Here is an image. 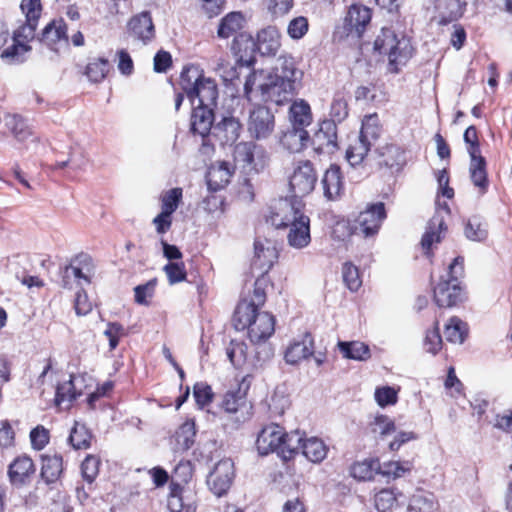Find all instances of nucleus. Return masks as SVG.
Segmentation results:
<instances>
[{
	"label": "nucleus",
	"mask_w": 512,
	"mask_h": 512,
	"mask_svg": "<svg viewBox=\"0 0 512 512\" xmlns=\"http://www.w3.org/2000/svg\"><path fill=\"white\" fill-rule=\"evenodd\" d=\"M232 166L246 176L260 173L268 164V154L261 146L251 141L235 144L232 149Z\"/></svg>",
	"instance_id": "obj_7"
},
{
	"label": "nucleus",
	"mask_w": 512,
	"mask_h": 512,
	"mask_svg": "<svg viewBox=\"0 0 512 512\" xmlns=\"http://www.w3.org/2000/svg\"><path fill=\"white\" fill-rule=\"evenodd\" d=\"M371 142H366L365 140L357 137L348 147L346 151V159L351 166L360 165L364 158L367 156L370 148Z\"/></svg>",
	"instance_id": "obj_42"
},
{
	"label": "nucleus",
	"mask_w": 512,
	"mask_h": 512,
	"mask_svg": "<svg viewBox=\"0 0 512 512\" xmlns=\"http://www.w3.org/2000/svg\"><path fill=\"white\" fill-rule=\"evenodd\" d=\"M317 175L313 164L306 160L299 162L290 176L289 186L293 193V200L310 194L316 185Z\"/></svg>",
	"instance_id": "obj_10"
},
{
	"label": "nucleus",
	"mask_w": 512,
	"mask_h": 512,
	"mask_svg": "<svg viewBox=\"0 0 512 512\" xmlns=\"http://www.w3.org/2000/svg\"><path fill=\"white\" fill-rule=\"evenodd\" d=\"M38 22L27 21L13 33V38L20 43H28L34 39Z\"/></svg>",
	"instance_id": "obj_58"
},
{
	"label": "nucleus",
	"mask_w": 512,
	"mask_h": 512,
	"mask_svg": "<svg viewBox=\"0 0 512 512\" xmlns=\"http://www.w3.org/2000/svg\"><path fill=\"white\" fill-rule=\"evenodd\" d=\"M412 468L413 465L410 461H389L381 465L380 474L385 477L397 479L410 473Z\"/></svg>",
	"instance_id": "obj_44"
},
{
	"label": "nucleus",
	"mask_w": 512,
	"mask_h": 512,
	"mask_svg": "<svg viewBox=\"0 0 512 512\" xmlns=\"http://www.w3.org/2000/svg\"><path fill=\"white\" fill-rule=\"evenodd\" d=\"M226 355L235 368L241 367L246 361V345L242 342L231 341L226 348Z\"/></svg>",
	"instance_id": "obj_54"
},
{
	"label": "nucleus",
	"mask_w": 512,
	"mask_h": 512,
	"mask_svg": "<svg viewBox=\"0 0 512 512\" xmlns=\"http://www.w3.org/2000/svg\"><path fill=\"white\" fill-rule=\"evenodd\" d=\"M182 189L172 188L161 195V211L173 214L182 200Z\"/></svg>",
	"instance_id": "obj_48"
},
{
	"label": "nucleus",
	"mask_w": 512,
	"mask_h": 512,
	"mask_svg": "<svg viewBox=\"0 0 512 512\" xmlns=\"http://www.w3.org/2000/svg\"><path fill=\"white\" fill-rule=\"evenodd\" d=\"M434 501L431 495L422 492L414 494L408 504V512H432Z\"/></svg>",
	"instance_id": "obj_50"
},
{
	"label": "nucleus",
	"mask_w": 512,
	"mask_h": 512,
	"mask_svg": "<svg viewBox=\"0 0 512 512\" xmlns=\"http://www.w3.org/2000/svg\"><path fill=\"white\" fill-rule=\"evenodd\" d=\"M195 423L192 420L184 422L176 432V441L181 449L187 450L194 443Z\"/></svg>",
	"instance_id": "obj_47"
},
{
	"label": "nucleus",
	"mask_w": 512,
	"mask_h": 512,
	"mask_svg": "<svg viewBox=\"0 0 512 512\" xmlns=\"http://www.w3.org/2000/svg\"><path fill=\"white\" fill-rule=\"evenodd\" d=\"M314 355V339L309 332L294 338L287 346L284 359L286 363L295 365Z\"/></svg>",
	"instance_id": "obj_18"
},
{
	"label": "nucleus",
	"mask_w": 512,
	"mask_h": 512,
	"mask_svg": "<svg viewBox=\"0 0 512 512\" xmlns=\"http://www.w3.org/2000/svg\"><path fill=\"white\" fill-rule=\"evenodd\" d=\"M464 141L470 156L469 177L479 195L488 191L489 180L486 169V160L481 156L480 146L475 126H469L464 132Z\"/></svg>",
	"instance_id": "obj_9"
},
{
	"label": "nucleus",
	"mask_w": 512,
	"mask_h": 512,
	"mask_svg": "<svg viewBox=\"0 0 512 512\" xmlns=\"http://www.w3.org/2000/svg\"><path fill=\"white\" fill-rule=\"evenodd\" d=\"M62 473V457L60 455L42 458L41 476L47 484L54 483Z\"/></svg>",
	"instance_id": "obj_40"
},
{
	"label": "nucleus",
	"mask_w": 512,
	"mask_h": 512,
	"mask_svg": "<svg viewBox=\"0 0 512 512\" xmlns=\"http://www.w3.org/2000/svg\"><path fill=\"white\" fill-rule=\"evenodd\" d=\"M194 398L196 400L197 405L200 408L208 405L213 398V392L209 385L205 383H196L194 385Z\"/></svg>",
	"instance_id": "obj_62"
},
{
	"label": "nucleus",
	"mask_w": 512,
	"mask_h": 512,
	"mask_svg": "<svg viewBox=\"0 0 512 512\" xmlns=\"http://www.w3.org/2000/svg\"><path fill=\"white\" fill-rule=\"evenodd\" d=\"M68 26L63 19L53 20L45 26L41 33L40 41L47 45H53L58 41H68Z\"/></svg>",
	"instance_id": "obj_35"
},
{
	"label": "nucleus",
	"mask_w": 512,
	"mask_h": 512,
	"mask_svg": "<svg viewBox=\"0 0 512 512\" xmlns=\"http://www.w3.org/2000/svg\"><path fill=\"white\" fill-rule=\"evenodd\" d=\"M288 120L291 126L306 129L313 121L309 103L304 99H296L288 110Z\"/></svg>",
	"instance_id": "obj_24"
},
{
	"label": "nucleus",
	"mask_w": 512,
	"mask_h": 512,
	"mask_svg": "<svg viewBox=\"0 0 512 512\" xmlns=\"http://www.w3.org/2000/svg\"><path fill=\"white\" fill-rule=\"evenodd\" d=\"M381 464L378 459L367 458L354 462L349 469L350 475L358 481H371L380 474Z\"/></svg>",
	"instance_id": "obj_31"
},
{
	"label": "nucleus",
	"mask_w": 512,
	"mask_h": 512,
	"mask_svg": "<svg viewBox=\"0 0 512 512\" xmlns=\"http://www.w3.org/2000/svg\"><path fill=\"white\" fill-rule=\"evenodd\" d=\"M397 501V496L392 489L380 490L374 498L375 507L378 512H387L393 508Z\"/></svg>",
	"instance_id": "obj_55"
},
{
	"label": "nucleus",
	"mask_w": 512,
	"mask_h": 512,
	"mask_svg": "<svg viewBox=\"0 0 512 512\" xmlns=\"http://www.w3.org/2000/svg\"><path fill=\"white\" fill-rule=\"evenodd\" d=\"M324 196L328 200H334L340 196L343 190V181L340 167L333 164L331 165L321 180Z\"/></svg>",
	"instance_id": "obj_28"
},
{
	"label": "nucleus",
	"mask_w": 512,
	"mask_h": 512,
	"mask_svg": "<svg viewBox=\"0 0 512 512\" xmlns=\"http://www.w3.org/2000/svg\"><path fill=\"white\" fill-rule=\"evenodd\" d=\"M385 218L386 210L384 203L370 204L359 214L356 229L365 237L374 236L378 233Z\"/></svg>",
	"instance_id": "obj_13"
},
{
	"label": "nucleus",
	"mask_w": 512,
	"mask_h": 512,
	"mask_svg": "<svg viewBox=\"0 0 512 512\" xmlns=\"http://www.w3.org/2000/svg\"><path fill=\"white\" fill-rule=\"evenodd\" d=\"M275 118L269 108L258 105L249 112L247 129L257 140L267 139L274 131Z\"/></svg>",
	"instance_id": "obj_11"
},
{
	"label": "nucleus",
	"mask_w": 512,
	"mask_h": 512,
	"mask_svg": "<svg viewBox=\"0 0 512 512\" xmlns=\"http://www.w3.org/2000/svg\"><path fill=\"white\" fill-rule=\"evenodd\" d=\"M83 383V375H71L68 381L60 383L56 389V405L66 404L65 408H68L71 402L82 394L81 385Z\"/></svg>",
	"instance_id": "obj_21"
},
{
	"label": "nucleus",
	"mask_w": 512,
	"mask_h": 512,
	"mask_svg": "<svg viewBox=\"0 0 512 512\" xmlns=\"http://www.w3.org/2000/svg\"><path fill=\"white\" fill-rule=\"evenodd\" d=\"M278 259V251L274 243L268 239H256L254 242V257L251 267L264 276Z\"/></svg>",
	"instance_id": "obj_14"
},
{
	"label": "nucleus",
	"mask_w": 512,
	"mask_h": 512,
	"mask_svg": "<svg viewBox=\"0 0 512 512\" xmlns=\"http://www.w3.org/2000/svg\"><path fill=\"white\" fill-rule=\"evenodd\" d=\"M444 229V219L440 214H435L428 222L426 231L422 237L421 245L429 254L430 248L433 243H438L441 240V233Z\"/></svg>",
	"instance_id": "obj_34"
},
{
	"label": "nucleus",
	"mask_w": 512,
	"mask_h": 512,
	"mask_svg": "<svg viewBox=\"0 0 512 512\" xmlns=\"http://www.w3.org/2000/svg\"><path fill=\"white\" fill-rule=\"evenodd\" d=\"M280 46V34L275 27L269 26L258 33L255 49L257 48L262 55H275Z\"/></svg>",
	"instance_id": "obj_29"
},
{
	"label": "nucleus",
	"mask_w": 512,
	"mask_h": 512,
	"mask_svg": "<svg viewBox=\"0 0 512 512\" xmlns=\"http://www.w3.org/2000/svg\"><path fill=\"white\" fill-rule=\"evenodd\" d=\"M167 507L171 512H196L195 494L190 489L172 482Z\"/></svg>",
	"instance_id": "obj_19"
},
{
	"label": "nucleus",
	"mask_w": 512,
	"mask_h": 512,
	"mask_svg": "<svg viewBox=\"0 0 512 512\" xmlns=\"http://www.w3.org/2000/svg\"><path fill=\"white\" fill-rule=\"evenodd\" d=\"M265 283L266 280L263 276L258 277L255 281L252 295L249 298L243 299L240 303L252 304L254 310H259L266 302Z\"/></svg>",
	"instance_id": "obj_53"
},
{
	"label": "nucleus",
	"mask_w": 512,
	"mask_h": 512,
	"mask_svg": "<svg viewBox=\"0 0 512 512\" xmlns=\"http://www.w3.org/2000/svg\"><path fill=\"white\" fill-rule=\"evenodd\" d=\"M375 400L381 407L393 405L397 402V391L390 386L378 387L375 390Z\"/></svg>",
	"instance_id": "obj_59"
},
{
	"label": "nucleus",
	"mask_w": 512,
	"mask_h": 512,
	"mask_svg": "<svg viewBox=\"0 0 512 512\" xmlns=\"http://www.w3.org/2000/svg\"><path fill=\"white\" fill-rule=\"evenodd\" d=\"M374 50L386 55L390 70L397 73L399 65H404L412 56L413 48L410 40L404 36L398 38L390 28H383L374 41Z\"/></svg>",
	"instance_id": "obj_6"
},
{
	"label": "nucleus",
	"mask_w": 512,
	"mask_h": 512,
	"mask_svg": "<svg viewBox=\"0 0 512 512\" xmlns=\"http://www.w3.org/2000/svg\"><path fill=\"white\" fill-rule=\"evenodd\" d=\"M464 0H444L438 6V19L440 25H447L458 20L466 9Z\"/></svg>",
	"instance_id": "obj_32"
},
{
	"label": "nucleus",
	"mask_w": 512,
	"mask_h": 512,
	"mask_svg": "<svg viewBox=\"0 0 512 512\" xmlns=\"http://www.w3.org/2000/svg\"><path fill=\"white\" fill-rule=\"evenodd\" d=\"M233 321L237 330L247 329L248 338L254 344L266 342L275 332V317L269 312L254 310L252 304L239 303Z\"/></svg>",
	"instance_id": "obj_3"
},
{
	"label": "nucleus",
	"mask_w": 512,
	"mask_h": 512,
	"mask_svg": "<svg viewBox=\"0 0 512 512\" xmlns=\"http://www.w3.org/2000/svg\"><path fill=\"white\" fill-rule=\"evenodd\" d=\"M380 133L381 128L379 125L378 117L376 115H369L364 118L358 137L365 140L366 142H371L372 145L373 142L379 138Z\"/></svg>",
	"instance_id": "obj_45"
},
{
	"label": "nucleus",
	"mask_w": 512,
	"mask_h": 512,
	"mask_svg": "<svg viewBox=\"0 0 512 512\" xmlns=\"http://www.w3.org/2000/svg\"><path fill=\"white\" fill-rule=\"evenodd\" d=\"M110 69V64L107 59L98 58L89 62L86 67V75L91 82H101Z\"/></svg>",
	"instance_id": "obj_46"
},
{
	"label": "nucleus",
	"mask_w": 512,
	"mask_h": 512,
	"mask_svg": "<svg viewBox=\"0 0 512 512\" xmlns=\"http://www.w3.org/2000/svg\"><path fill=\"white\" fill-rule=\"evenodd\" d=\"M310 141V135L306 129L291 126L280 137V145L291 153H300Z\"/></svg>",
	"instance_id": "obj_22"
},
{
	"label": "nucleus",
	"mask_w": 512,
	"mask_h": 512,
	"mask_svg": "<svg viewBox=\"0 0 512 512\" xmlns=\"http://www.w3.org/2000/svg\"><path fill=\"white\" fill-rule=\"evenodd\" d=\"M288 34L293 39L302 38L308 31V20L305 17H296L288 25Z\"/></svg>",
	"instance_id": "obj_63"
},
{
	"label": "nucleus",
	"mask_w": 512,
	"mask_h": 512,
	"mask_svg": "<svg viewBox=\"0 0 512 512\" xmlns=\"http://www.w3.org/2000/svg\"><path fill=\"white\" fill-rule=\"evenodd\" d=\"M0 58L8 64H17L25 60V55L31 50V47L25 43L16 41L9 37L6 42L0 44Z\"/></svg>",
	"instance_id": "obj_27"
},
{
	"label": "nucleus",
	"mask_w": 512,
	"mask_h": 512,
	"mask_svg": "<svg viewBox=\"0 0 512 512\" xmlns=\"http://www.w3.org/2000/svg\"><path fill=\"white\" fill-rule=\"evenodd\" d=\"M380 164L393 168L404 163V151L395 144H386L377 149Z\"/></svg>",
	"instance_id": "obj_39"
},
{
	"label": "nucleus",
	"mask_w": 512,
	"mask_h": 512,
	"mask_svg": "<svg viewBox=\"0 0 512 512\" xmlns=\"http://www.w3.org/2000/svg\"><path fill=\"white\" fill-rule=\"evenodd\" d=\"M157 284L156 279H151L147 283L138 285L134 288L135 301L141 305H147L148 299L152 298L155 287Z\"/></svg>",
	"instance_id": "obj_60"
},
{
	"label": "nucleus",
	"mask_w": 512,
	"mask_h": 512,
	"mask_svg": "<svg viewBox=\"0 0 512 512\" xmlns=\"http://www.w3.org/2000/svg\"><path fill=\"white\" fill-rule=\"evenodd\" d=\"M248 387V384H245V380L243 379L242 383H240L235 390H229L226 392L222 401V407L226 412L236 413L241 408L246 407V394Z\"/></svg>",
	"instance_id": "obj_33"
},
{
	"label": "nucleus",
	"mask_w": 512,
	"mask_h": 512,
	"mask_svg": "<svg viewBox=\"0 0 512 512\" xmlns=\"http://www.w3.org/2000/svg\"><path fill=\"white\" fill-rule=\"evenodd\" d=\"M445 337L451 343L461 344L468 335V326L458 317H452L445 325Z\"/></svg>",
	"instance_id": "obj_41"
},
{
	"label": "nucleus",
	"mask_w": 512,
	"mask_h": 512,
	"mask_svg": "<svg viewBox=\"0 0 512 512\" xmlns=\"http://www.w3.org/2000/svg\"><path fill=\"white\" fill-rule=\"evenodd\" d=\"M338 348L344 358L365 361L370 357L369 347L359 341L352 342H338Z\"/></svg>",
	"instance_id": "obj_38"
},
{
	"label": "nucleus",
	"mask_w": 512,
	"mask_h": 512,
	"mask_svg": "<svg viewBox=\"0 0 512 512\" xmlns=\"http://www.w3.org/2000/svg\"><path fill=\"white\" fill-rule=\"evenodd\" d=\"M284 429L278 424L271 423L261 429L256 439V448L260 455L276 452L279 455Z\"/></svg>",
	"instance_id": "obj_17"
},
{
	"label": "nucleus",
	"mask_w": 512,
	"mask_h": 512,
	"mask_svg": "<svg viewBox=\"0 0 512 512\" xmlns=\"http://www.w3.org/2000/svg\"><path fill=\"white\" fill-rule=\"evenodd\" d=\"M327 452V446L317 437L307 438L303 442L302 454L313 463L322 462L326 458Z\"/></svg>",
	"instance_id": "obj_36"
},
{
	"label": "nucleus",
	"mask_w": 512,
	"mask_h": 512,
	"mask_svg": "<svg viewBox=\"0 0 512 512\" xmlns=\"http://www.w3.org/2000/svg\"><path fill=\"white\" fill-rule=\"evenodd\" d=\"M342 277L347 288L352 291H358L362 285L359 270L352 263L346 262L342 267Z\"/></svg>",
	"instance_id": "obj_51"
},
{
	"label": "nucleus",
	"mask_w": 512,
	"mask_h": 512,
	"mask_svg": "<svg viewBox=\"0 0 512 512\" xmlns=\"http://www.w3.org/2000/svg\"><path fill=\"white\" fill-rule=\"evenodd\" d=\"M424 348L427 352L435 355L442 348V338L439 332L438 323L433 329L427 330L424 339Z\"/></svg>",
	"instance_id": "obj_57"
},
{
	"label": "nucleus",
	"mask_w": 512,
	"mask_h": 512,
	"mask_svg": "<svg viewBox=\"0 0 512 512\" xmlns=\"http://www.w3.org/2000/svg\"><path fill=\"white\" fill-rule=\"evenodd\" d=\"M91 436L84 426L76 424L70 433L69 442L75 449H86L90 446Z\"/></svg>",
	"instance_id": "obj_56"
},
{
	"label": "nucleus",
	"mask_w": 512,
	"mask_h": 512,
	"mask_svg": "<svg viewBox=\"0 0 512 512\" xmlns=\"http://www.w3.org/2000/svg\"><path fill=\"white\" fill-rule=\"evenodd\" d=\"M180 84L193 106L214 108L218 98L216 82L201 75L195 66L183 69Z\"/></svg>",
	"instance_id": "obj_5"
},
{
	"label": "nucleus",
	"mask_w": 512,
	"mask_h": 512,
	"mask_svg": "<svg viewBox=\"0 0 512 512\" xmlns=\"http://www.w3.org/2000/svg\"><path fill=\"white\" fill-rule=\"evenodd\" d=\"M234 463L231 459L217 462L207 478V485L218 497L226 494L234 479Z\"/></svg>",
	"instance_id": "obj_12"
},
{
	"label": "nucleus",
	"mask_w": 512,
	"mask_h": 512,
	"mask_svg": "<svg viewBox=\"0 0 512 512\" xmlns=\"http://www.w3.org/2000/svg\"><path fill=\"white\" fill-rule=\"evenodd\" d=\"M214 108L193 106L191 130L194 134L205 137L210 133L214 121Z\"/></svg>",
	"instance_id": "obj_26"
},
{
	"label": "nucleus",
	"mask_w": 512,
	"mask_h": 512,
	"mask_svg": "<svg viewBox=\"0 0 512 512\" xmlns=\"http://www.w3.org/2000/svg\"><path fill=\"white\" fill-rule=\"evenodd\" d=\"M244 24L245 18L241 12H230L221 19L217 35L223 39L233 37L232 52L238 57L239 62L249 66L253 63L252 54L255 51V41L251 35L240 33Z\"/></svg>",
	"instance_id": "obj_4"
},
{
	"label": "nucleus",
	"mask_w": 512,
	"mask_h": 512,
	"mask_svg": "<svg viewBox=\"0 0 512 512\" xmlns=\"http://www.w3.org/2000/svg\"><path fill=\"white\" fill-rule=\"evenodd\" d=\"M304 441L305 439H303L299 431L296 430L290 433H286L284 431V437L283 441L281 442L279 456H281L284 460L291 459L294 454L298 453L300 450L302 451V445Z\"/></svg>",
	"instance_id": "obj_37"
},
{
	"label": "nucleus",
	"mask_w": 512,
	"mask_h": 512,
	"mask_svg": "<svg viewBox=\"0 0 512 512\" xmlns=\"http://www.w3.org/2000/svg\"><path fill=\"white\" fill-rule=\"evenodd\" d=\"M129 35L146 45L155 37V28L149 12H141L128 23Z\"/></svg>",
	"instance_id": "obj_20"
},
{
	"label": "nucleus",
	"mask_w": 512,
	"mask_h": 512,
	"mask_svg": "<svg viewBox=\"0 0 512 512\" xmlns=\"http://www.w3.org/2000/svg\"><path fill=\"white\" fill-rule=\"evenodd\" d=\"M168 282L174 285L186 280L187 273L185 264L182 261L169 262L163 267Z\"/></svg>",
	"instance_id": "obj_52"
},
{
	"label": "nucleus",
	"mask_w": 512,
	"mask_h": 512,
	"mask_svg": "<svg viewBox=\"0 0 512 512\" xmlns=\"http://www.w3.org/2000/svg\"><path fill=\"white\" fill-rule=\"evenodd\" d=\"M312 145L318 154H333L338 149L337 125L334 120H324L312 138Z\"/></svg>",
	"instance_id": "obj_16"
},
{
	"label": "nucleus",
	"mask_w": 512,
	"mask_h": 512,
	"mask_svg": "<svg viewBox=\"0 0 512 512\" xmlns=\"http://www.w3.org/2000/svg\"><path fill=\"white\" fill-rule=\"evenodd\" d=\"M303 208L301 200L279 199L271 205L266 216V221L275 228H289L287 241L296 249L308 246L311 241L310 219L304 214Z\"/></svg>",
	"instance_id": "obj_2"
},
{
	"label": "nucleus",
	"mask_w": 512,
	"mask_h": 512,
	"mask_svg": "<svg viewBox=\"0 0 512 512\" xmlns=\"http://www.w3.org/2000/svg\"><path fill=\"white\" fill-rule=\"evenodd\" d=\"M464 275V258L456 257L448 267L447 278L442 277L434 288V300L439 307H452L462 301L459 279Z\"/></svg>",
	"instance_id": "obj_8"
},
{
	"label": "nucleus",
	"mask_w": 512,
	"mask_h": 512,
	"mask_svg": "<svg viewBox=\"0 0 512 512\" xmlns=\"http://www.w3.org/2000/svg\"><path fill=\"white\" fill-rule=\"evenodd\" d=\"M371 20V10L363 5L354 4L352 5L346 16V26L350 33H355L360 37L367 24Z\"/></svg>",
	"instance_id": "obj_23"
},
{
	"label": "nucleus",
	"mask_w": 512,
	"mask_h": 512,
	"mask_svg": "<svg viewBox=\"0 0 512 512\" xmlns=\"http://www.w3.org/2000/svg\"><path fill=\"white\" fill-rule=\"evenodd\" d=\"M303 72L292 56L281 55L271 70H254L246 78L244 94L249 101L283 105L297 94Z\"/></svg>",
	"instance_id": "obj_1"
},
{
	"label": "nucleus",
	"mask_w": 512,
	"mask_h": 512,
	"mask_svg": "<svg viewBox=\"0 0 512 512\" xmlns=\"http://www.w3.org/2000/svg\"><path fill=\"white\" fill-rule=\"evenodd\" d=\"M372 432L379 435L381 438H385L396 431L394 421L386 415H376L374 420L371 422Z\"/></svg>",
	"instance_id": "obj_49"
},
{
	"label": "nucleus",
	"mask_w": 512,
	"mask_h": 512,
	"mask_svg": "<svg viewBox=\"0 0 512 512\" xmlns=\"http://www.w3.org/2000/svg\"><path fill=\"white\" fill-rule=\"evenodd\" d=\"M464 234L471 241H483L488 235L487 224L480 217L473 216L468 219Z\"/></svg>",
	"instance_id": "obj_43"
},
{
	"label": "nucleus",
	"mask_w": 512,
	"mask_h": 512,
	"mask_svg": "<svg viewBox=\"0 0 512 512\" xmlns=\"http://www.w3.org/2000/svg\"><path fill=\"white\" fill-rule=\"evenodd\" d=\"M235 169L230 162L222 161L213 166L207 176V182L211 189L219 190L224 188L230 181Z\"/></svg>",
	"instance_id": "obj_30"
},
{
	"label": "nucleus",
	"mask_w": 512,
	"mask_h": 512,
	"mask_svg": "<svg viewBox=\"0 0 512 512\" xmlns=\"http://www.w3.org/2000/svg\"><path fill=\"white\" fill-rule=\"evenodd\" d=\"M35 472L36 467L33 460L26 455H21L9 464L7 475L14 487L22 488L31 483Z\"/></svg>",
	"instance_id": "obj_15"
},
{
	"label": "nucleus",
	"mask_w": 512,
	"mask_h": 512,
	"mask_svg": "<svg viewBox=\"0 0 512 512\" xmlns=\"http://www.w3.org/2000/svg\"><path fill=\"white\" fill-rule=\"evenodd\" d=\"M30 440L35 450H42L49 442V432L43 426H37L30 432Z\"/></svg>",
	"instance_id": "obj_64"
},
{
	"label": "nucleus",
	"mask_w": 512,
	"mask_h": 512,
	"mask_svg": "<svg viewBox=\"0 0 512 512\" xmlns=\"http://www.w3.org/2000/svg\"><path fill=\"white\" fill-rule=\"evenodd\" d=\"M215 131L221 145L234 146L240 137L242 125L235 117H225L216 125Z\"/></svg>",
	"instance_id": "obj_25"
},
{
	"label": "nucleus",
	"mask_w": 512,
	"mask_h": 512,
	"mask_svg": "<svg viewBox=\"0 0 512 512\" xmlns=\"http://www.w3.org/2000/svg\"><path fill=\"white\" fill-rule=\"evenodd\" d=\"M99 464V460L94 456H87L82 462V475L88 483H92L97 477Z\"/></svg>",
	"instance_id": "obj_61"
}]
</instances>
